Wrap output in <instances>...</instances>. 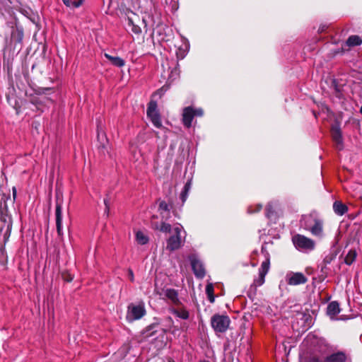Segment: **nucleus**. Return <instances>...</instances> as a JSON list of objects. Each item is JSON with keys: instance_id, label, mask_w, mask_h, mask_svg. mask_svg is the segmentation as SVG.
Masks as SVG:
<instances>
[{"instance_id": "obj_5", "label": "nucleus", "mask_w": 362, "mask_h": 362, "mask_svg": "<svg viewBox=\"0 0 362 362\" xmlns=\"http://www.w3.org/2000/svg\"><path fill=\"white\" fill-rule=\"evenodd\" d=\"M183 227L180 223L175 225L173 229V235L167 240L166 249L169 251H174L179 249L182 245V230Z\"/></svg>"}, {"instance_id": "obj_39", "label": "nucleus", "mask_w": 362, "mask_h": 362, "mask_svg": "<svg viewBox=\"0 0 362 362\" xmlns=\"http://www.w3.org/2000/svg\"><path fill=\"white\" fill-rule=\"evenodd\" d=\"M12 195H13V202H14L17 197V189H16V187H13V188H12Z\"/></svg>"}, {"instance_id": "obj_42", "label": "nucleus", "mask_w": 362, "mask_h": 362, "mask_svg": "<svg viewBox=\"0 0 362 362\" xmlns=\"http://www.w3.org/2000/svg\"><path fill=\"white\" fill-rule=\"evenodd\" d=\"M190 187H191V182H190V181H188V182L185 184V187H184L183 190L187 191V192H188V191H189V189H190Z\"/></svg>"}, {"instance_id": "obj_20", "label": "nucleus", "mask_w": 362, "mask_h": 362, "mask_svg": "<svg viewBox=\"0 0 362 362\" xmlns=\"http://www.w3.org/2000/svg\"><path fill=\"white\" fill-rule=\"evenodd\" d=\"M135 239L138 244L139 245H146L149 241V238L148 234L142 230H137L135 233Z\"/></svg>"}, {"instance_id": "obj_21", "label": "nucleus", "mask_w": 362, "mask_h": 362, "mask_svg": "<svg viewBox=\"0 0 362 362\" xmlns=\"http://www.w3.org/2000/svg\"><path fill=\"white\" fill-rule=\"evenodd\" d=\"M334 212L339 216L344 215L348 210L347 206L339 202H335L333 204Z\"/></svg>"}, {"instance_id": "obj_37", "label": "nucleus", "mask_w": 362, "mask_h": 362, "mask_svg": "<svg viewBox=\"0 0 362 362\" xmlns=\"http://www.w3.org/2000/svg\"><path fill=\"white\" fill-rule=\"evenodd\" d=\"M188 192L187 191L182 190L180 194V198L182 200V202H185L187 197Z\"/></svg>"}, {"instance_id": "obj_26", "label": "nucleus", "mask_w": 362, "mask_h": 362, "mask_svg": "<svg viewBox=\"0 0 362 362\" xmlns=\"http://www.w3.org/2000/svg\"><path fill=\"white\" fill-rule=\"evenodd\" d=\"M357 253L355 250H350L344 258V262L347 265H351L356 259Z\"/></svg>"}, {"instance_id": "obj_22", "label": "nucleus", "mask_w": 362, "mask_h": 362, "mask_svg": "<svg viewBox=\"0 0 362 362\" xmlns=\"http://www.w3.org/2000/svg\"><path fill=\"white\" fill-rule=\"evenodd\" d=\"M170 312L176 315L177 317L181 318L182 320H187L189 317V312L184 308L181 309H175L171 308Z\"/></svg>"}, {"instance_id": "obj_12", "label": "nucleus", "mask_w": 362, "mask_h": 362, "mask_svg": "<svg viewBox=\"0 0 362 362\" xmlns=\"http://www.w3.org/2000/svg\"><path fill=\"white\" fill-rule=\"evenodd\" d=\"M194 115L193 114V107L191 106L185 107L182 112V123L187 128L192 126V122Z\"/></svg>"}, {"instance_id": "obj_2", "label": "nucleus", "mask_w": 362, "mask_h": 362, "mask_svg": "<svg viewBox=\"0 0 362 362\" xmlns=\"http://www.w3.org/2000/svg\"><path fill=\"white\" fill-rule=\"evenodd\" d=\"M0 221L1 222V225L0 226V235L3 236V242L5 245L11 235L13 224L12 218L11 215L8 214L6 206L1 211Z\"/></svg>"}, {"instance_id": "obj_17", "label": "nucleus", "mask_w": 362, "mask_h": 362, "mask_svg": "<svg viewBox=\"0 0 362 362\" xmlns=\"http://www.w3.org/2000/svg\"><path fill=\"white\" fill-rule=\"evenodd\" d=\"M152 226L155 230H158L162 233H173V228H172L171 225L163 221H162L160 223L154 222L152 223Z\"/></svg>"}, {"instance_id": "obj_25", "label": "nucleus", "mask_w": 362, "mask_h": 362, "mask_svg": "<svg viewBox=\"0 0 362 362\" xmlns=\"http://www.w3.org/2000/svg\"><path fill=\"white\" fill-rule=\"evenodd\" d=\"M346 43L349 47L357 46L362 43V40L358 35H351L347 39Z\"/></svg>"}, {"instance_id": "obj_14", "label": "nucleus", "mask_w": 362, "mask_h": 362, "mask_svg": "<svg viewBox=\"0 0 362 362\" xmlns=\"http://www.w3.org/2000/svg\"><path fill=\"white\" fill-rule=\"evenodd\" d=\"M164 296L173 305H178L181 303L178 298L177 291L173 288L165 289L164 291Z\"/></svg>"}, {"instance_id": "obj_10", "label": "nucleus", "mask_w": 362, "mask_h": 362, "mask_svg": "<svg viewBox=\"0 0 362 362\" xmlns=\"http://www.w3.org/2000/svg\"><path fill=\"white\" fill-rule=\"evenodd\" d=\"M286 278L288 284L293 286L303 284L308 281L305 276L300 272L288 274Z\"/></svg>"}, {"instance_id": "obj_33", "label": "nucleus", "mask_w": 362, "mask_h": 362, "mask_svg": "<svg viewBox=\"0 0 362 362\" xmlns=\"http://www.w3.org/2000/svg\"><path fill=\"white\" fill-rule=\"evenodd\" d=\"M255 209H253V206H250L247 209L248 213L253 214V213L259 211L262 209V206L261 204H257L255 206Z\"/></svg>"}, {"instance_id": "obj_24", "label": "nucleus", "mask_w": 362, "mask_h": 362, "mask_svg": "<svg viewBox=\"0 0 362 362\" xmlns=\"http://www.w3.org/2000/svg\"><path fill=\"white\" fill-rule=\"evenodd\" d=\"M158 211L162 216V218H164L168 216L170 213V207L165 201H161L159 203Z\"/></svg>"}, {"instance_id": "obj_32", "label": "nucleus", "mask_w": 362, "mask_h": 362, "mask_svg": "<svg viewBox=\"0 0 362 362\" xmlns=\"http://www.w3.org/2000/svg\"><path fill=\"white\" fill-rule=\"evenodd\" d=\"M265 276L266 274H263L259 272L258 278L254 280V286L256 287L262 286L264 283Z\"/></svg>"}, {"instance_id": "obj_8", "label": "nucleus", "mask_w": 362, "mask_h": 362, "mask_svg": "<svg viewBox=\"0 0 362 362\" xmlns=\"http://www.w3.org/2000/svg\"><path fill=\"white\" fill-rule=\"evenodd\" d=\"M62 198L57 194L56 197V209H55V217H56V227L57 235L59 238H62L63 236V230H62V216H63V209H62Z\"/></svg>"}, {"instance_id": "obj_1", "label": "nucleus", "mask_w": 362, "mask_h": 362, "mask_svg": "<svg viewBox=\"0 0 362 362\" xmlns=\"http://www.w3.org/2000/svg\"><path fill=\"white\" fill-rule=\"evenodd\" d=\"M301 226L309 231L313 236L322 239L325 237L323 221L316 216L310 214L305 215L300 221Z\"/></svg>"}, {"instance_id": "obj_38", "label": "nucleus", "mask_w": 362, "mask_h": 362, "mask_svg": "<svg viewBox=\"0 0 362 362\" xmlns=\"http://www.w3.org/2000/svg\"><path fill=\"white\" fill-rule=\"evenodd\" d=\"M18 32V41L21 42L23 39V33L22 30H17Z\"/></svg>"}, {"instance_id": "obj_11", "label": "nucleus", "mask_w": 362, "mask_h": 362, "mask_svg": "<svg viewBox=\"0 0 362 362\" xmlns=\"http://www.w3.org/2000/svg\"><path fill=\"white\" fill-rule=\"evenodd\" d=\"M97 138L100 143L99 148L102 149V153L104 155L105 154V151L108 153V151L107 149L108 141L102 127L99 125L97 127Z\"/></svg>"}, {"instance_id": "obj_46", "label": "nucleus", "mask_w": 362, "mask_h": 362, "mask_svg": "<svg viewBox=\"0 0 362 362\" xmlns=\"http://www.w3.org/2000/svg\"><path fill=\"white\" fill-rule=\"evenodd\" d=\"M199 362H210V361H206V360H203V361H199Z\"/></svg>"}, {"instance_id": "obj_28", "label": "nucleus", "mask_w": 362, "mask_h": 362, "mask_svg": "<svg viewBox=\"0 0 362 362\" xmlns=\"http://www.w3.org/2000/svg\"><path fill=\"white\" fill-rule=\"evenodd\" d=\"M83 0H62L63 3L71 8H75L79 7Z\"/></svg>"}, {"instance_id": "obj_9", "label": "nucleus", "mask_w": 362, "mask_h": 362, "mask_svg": "<svg viewBox=\"0 0 362 362\" xmlns=\"http://www.w3.org/2000/svg\"><path fill=\"white\" fill-rule=\"evenodd\" d=\"M189 260L194 275L199 279L204 278L205 276V269L202 262L195 255H191Z\"/></svg>"}, {"instance_id": "obj_47", "label": "nucleus", "mask_w": 362, "mask_h": 362, "mask_svg": "<svg viewBox=\"0 0 362 362\" xmlns=\"http://www.w3.org/2000/svg\"><path fill=\"white\" fill-rule=\"evenodd\" d=\"M360 112L362 114V106L360 108Z\"/></svg>"}, {"instance_id": "obj_48", "label": "nucleus", "mask_w": 362, "mask_h": 362, "mask_svg": "<svg viewBox=\"0 0 362 362\" xmlns=\"http://www.w3.org/2000/svg\"><path fill=\"white\" fill-rule=\"evenodd\" d=\"M152 21H153V24H154L156 23L153 18H152Z\"/></svg>"}, {"instance_id": "obj_41", "label": "nucleus", "mask_w": 362, "mask_h": 362, "mask_svg": "<svg viewBox=\"0 0 362 362\" xmlns=\"http://www.w3.org/2000/svg\"><path fill=\"white\" fill-rule=\"evenodd\" d=\"M104 204L105 205V212L107 213V214L108 211H109V207H108L109 204H108L107 199H104Z\"/></svg>"}, {"instance_id": "obj_23", "label": "nucleus", "mask_w": 362, "mask_h": 362, "mask_svg": "<svg viewBox=\"0 0 362 362\" xmlns=\"http://www.w3.org/2000/svg\"><path fill=\"white\" fill-rule=\"evenodd\" d=\"M105 56L113 65L117 67H122L125 64L124 60L119 57H113L108 54H105Z\"/></svg>"}, {"instance_id": "obj_30", "label": "nucleus", "mask_w": 362, "mask_h": 362, "mask_svg": "<svg viewBox=\"0 0 362 362\" xmlns=\"http://www.w3.org/2000/svg\"><path fill=\"white\" fill-rule=\"evenodd\" d=\"M269 264H270L269 257L267 255V257H266V259L262 263L261 267L259 269V272L262 273L263 274H267L269 269Z\"/></svg>"}, {"instance_id": "obj_16", "label": "nucleus", "mask_w": 362, "mask_h": 362, "mask_svg": "<svg viewBox=\"0 0 362 362\" xmlns=\"http://www.w3.org/2000/svg\"><path fill=\"white\" fill-rule=\"evenodd\" d=\"M324 362H346V356L344 352L339 351L327 356Z\"/></svg>"}, {"instance_id": "obj_13", "label": "nucleus", "mask_w": 362, "mask_h": 362, "mask_svg": "<svg viewBox=\"0 0 362 362\" xmlns=\"http://www.w3.org/2000/svg\"><path fill=\"white\" fill-rule=\"evenodd\" d=\"M182 45L176 50V56L179 60L183 59L185 57L189 49V43L187 39L182 37Z\"/></svg>"}, {"instance_id": "obj_40", "label": "nucleus", "mask_w": 362, "mask_h": 362, "mask_svg": "<svg viewBox=\"0 0 362 362\" xmlns=\"http://www.w3.org/2000/svg\"><path fill=\"white\" fill-rule=\"evenodd\" d=\"M179 74V71L177 68L175 69V70L171 71L170 78H173L175 76H177Z\"/></svg>"}, {"instance_id": "obj_36", "label": "nucleus", "mask_w": 362, "mask_h": 362, "mask_svg": "<svg viewBox=\"0 0 362 362\" xmlns=\"http://www.w3.org/2000/svg\"><path fill=\"white\" fill-rule=\"evenodd\" d=\"M127 272H128V277H129V280L132 282H133L134 281V276L133 271L131 269H129Z\"/></svg>"}, {"instance_id": "obj_29", "label": "nucleus", "mask_w": 362, "mask_h": 362, "mask_svg": "<svg viewBox=\"0 0 362 362\" xmlns=\"http://www.w3.org/2000/svg\"><path fill=\"white\" fill-rule=\"evenodd\" d=\"M165 4L168 9L171 12H175L178 9V3L177 0H165Z\"/></svg>"}, {"instance_id": "obj_19", "label": "nucleus", "mask_w": 362, "mask_h": 362, "mask_svg": "<svg viewBox=\"0 0 362 362\" xmlns=\"http://www.w3.org/2000/svg\"><path fill=\"white\" fill-rule=\"evenodd\" d=\"M332 136L334 141L337 145L339 149L342 148V137L341 133L338 127H332Z\"/></svg>"}, {"instance_id": "obj_31", "label": "nucleus", "mask_w": 362, "mask_h": 362, "mask_svg": "<svg viewBox=\"0 0 362 362\" xmlns=\"http://www.w3.org/2000/svg\"><path fill=\"white\" fill-rule=\"evenodd\" d=\"M206 293L208 296L209 300L211 303L214 302V286L211 283H209L206 286Z\"/></svg>"}, {"instance_id": "obj_7", "label": "nucleus", "mask_w": 362, "mask_h": 362, "mask_svg": "<svg viewBox=\"0 0 362 362\" xmlns=\"http://www.w3.org/2000/svg\"><path fill=\"white\" fill-rule=\"evenodd\" d=\"M148 117L150 119L152 124L156 128L162 127V122L160 114L157 110V103L154 100H151L148 103L146 110Z\"/></svg>"}, {"instance_id": "obj_15", "label": "nucleus", "mask_w": 362, "mask_h": 362, "mask_svg": "<svg viewBox=\"0 0 362 362\" xmlns=\"http://www.w3.org/2000/svg\"><path fill=\"white\" fill-rule=\"evenodd\" d=\"M278 203L272 202L269 203L266 207V216L271 221L275 220L277 217L276 209L278 208Z\"/></svg>"}, {"instance_id": "obj_44", "label": "nucleus", "mask_w": 362, "mask_h": 362, "mask_svg": "<svg viewBox=\"0 0 362 362\" xmlns=\"http://www.w3.org/2000/svg\"><path fill=\"white\" fill-rule=\"evenodd\" d=\"M310 362H321L318 358L313 357Z\"/></svg>"}, {"instance_id": "obj_43", "label": "nucleus", "mask_w": 362, "mask_h": 362, "mask_svg": "<svg viewBox=\"0 0 362 362\" xmlns=\"http://www.w3.org/2000/svg\"><path fill=\"white\" fill-rule=\"evenodd\" d=\"M142 22L144 24V28L146 29V32H147V30H148L147 29L148 23H147L146 20L144 18H142Z\"/></svg>"}, {"instance_id": "obj_35", "label": "nucleus", "mask_w": 362, "mask_h": 362, "mask_svg": "<svg viewBox=\"0 0 362 362\" xmlns=\"http://www.w3.org/2000/svg\"><path fill=\"white\" fill-rule=\"evenodd\" d=\"M62 277H63L64 281H68V282L71 281L72 279H73V276L71 274H65L63 273L62 274Z\"/></svg>"}, {"instance_id": "obj_27", "label": "nucleus", "mask_w": 362, "mask_h": 362, "mask_svg": "<svg viewBox=\"0 0 362 362\" xmlns=\"http://www.w3.org/2000/svg\"><path fill=\"white\" fill-rule=\"evenodd\" d=\"M128 28L135 35H140L141 33V28L136 25L133 20L128 18Z\"/></svg>"}, {"instance_id": "obj_4", "label": "nucleus", "mask_w": 362, "mask_h": 362, "mask_svg": "<svg viewBox=\"0 0 362 362\" xmlns=\"http://www.w3.org/2000/svg\"><path fill=\"white\" fill-rule=\"evenodd\" d=\"M146 310L144 302L131 303L127 307L126 318L128 322H132L135 320H140L146 315Z\"/></svg>"}, {"instance_id": "obj_6", "label": "nucleus", "mask_w": 362, "mask_h": 362, "mask_svg": "<svg viewBox=\"0 0 362 362\" xmlns=\"http://www.w3.org/2000/svg\"><path fill=\"white\" fill-rule=\"evenodd\" d=\"M230 323V320L227 315H214L211 319V325L216 332H225Z\"/></svg>"}, {"instance_id": "obj_34", "label": "nucleus", "mask_w": 362, "mask_h": 362, "mask_svg": "<svg viewBox=\"0 0 362 362\" xmlns=\"http://www.w3.org/2000/svg\"><path fill=\"white\" fill-rule=\"evenodd\" d=\"M193 114L195 116L202 117L204 115V111L202 108H193Z\"/></svg>"}, {"instance_id": "obj_3", "label": "nucleus", "mask_w": 362, "mask_h": 362, "mask_svg": "<svg viewBox=\"0 0 362 362\" xmlns=\"http://www.w3.org/2000/svg\"><path fill=\"white\" fill-rule=\"evenodd\" d=\"M292 242L298 250L303 252H309L313 250L315 247V243L313 240L300 234L293 235Z\"/></svg>"}, {"instance_id": "obj_18", "label": "nucleus", "mask_w": 362, "mask_h": 362, "mask_svg": "<svg viewBox=\"0 0 362 362\" xmlns=\"http://www.w3.org/2000/svg\"><path fill=\"white\" fill-rule=\"evenodd\" d=\"M340 312L339 304L337 301H332L327 305V313L331 319H334Z\"/></svg>"}, {"instance_id": "obj_45", "label": "nucleus", "mask_w": 362, "mask_h": 362, "mask_svg": "<svg viewBox=\"0 0 362 362\" xmlns=\"http://www.w3.org/2000/svg\"><path fill=\"white\" fill-rule=\"evenodd\" d=\"M155 327V325H150V326L148 327V329H149V330H151V329H153V327Z\"/></svg>"}]
</instances>
